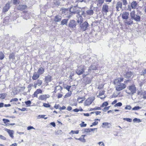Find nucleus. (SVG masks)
Segmentation results:
<instances>
[{
  "label": "nucleus",
  "mask_w": 146,
  "mask_h": 146,
  "mask_svg": "<svg viewBox=\"0 0 146 146\" xmlns=\"http://www.w3.org/2000/svg\"><path fill=\"white\" fill-rule=\"evenodd\" d=\"M35 129V128L33 126H29L27 128V129L28 130H31V129Z\"/></svg>",
  "instance_id": "obj_58"
},
{
  "label": "nucleus",
  "mask_w": 146,
  "mask_h": 146,
  "mask_svg": "<svg viewBox=\"0 0 146 146\" xmlns=\"http://www.w3.org/2000/svg\"><path fill=\"white\" fill-rule=\"evenodd\" d=\"M122 105V104L121 103L119 102L116 104L115 105L114 107H120Z\"/></svg>",
  "instance_id": "obj_39"
},
{
  "label": "nucleus",
  "mask_w": 146,
  "mask_h": 146,
  "mask_svg": "<svg viewBox=\"0 0 146 146\" xmlns=\"http://www.w3.org/2000/svg\"><path fill=\"white\" fill-rule=\"evenodd\" d=\"M131 108V106L129 105H127L125 108V109H127L128 110H130Z\"/></svg>",
  "instance_id": "obj_46"
},
{
  "label": "nucleus",
  "mask_w": 146,
  "mask_h": 146,
  "mask_svg": "<svg viewBox=\"0 0 146 146\" xmlns=\"http://www.w3.org/2000/svg\"><path fill=\"white\" fill-rule=\"evenodd\" d=\"M50 96L48 94L42 95L40 96L38 98L39 100H46V99L49 98Z\"/></svg>",
  "instance_id": "obj_9"
},
{
  "label": "nucleus",
  "mask_w": 146,
  "mask_h": 146,
  "mask_svg": "<svg viewBox=\"0 0 146 146\" xmlns=\"http://www.w3.org/2000/svg\"><path fill=\"white\" fill-rule=\"evenodd\" d=\"M109 107H106L103 109V110L105 112L109 110Z\"/></svg>",
  "instance_id": "obj_55"
},
{
  "label": "nucleus",
  "mask_w": 146,
  "mask_h": 146,
  "mask_svg": "<svg viewBox=\"0 0 146 146\" xmlns=\"http://www.w3.org/2000/svg\"><path fill=\"white\" fill-rule=\"evenodd\" d=\"M10 7V4L9 3H8L5 5V7L3 8V12H6L9 9Z\"/></svg>",
  "instance_id": "obj_11"
},
{
  "label": "nucleus",
  "mask_w": 146,
  "mask_h": 146,
  "mask_svg": "<svg viewBox=\"0 0 146 146\" xmlns=\"http://www.w3.org/2000/svg\"><path fill=\"white\" fill-rule=\"evenodd\" d=\"M108 105V103L107 102H104L102 105L101 106V107H104L105 106H107Z\"/></svg>",
  "instance_id": "obj_40"
},
{
  "label": "nucleus",
  "mask_w": 146,
  "mask_h": 146,
  "mask_svg": "<svg viewBox=\"0 0 146 146\" xmlns=\"http://www.w3.org/2000/svg\"><path fill=\"white\" fill-rule=\"evenodd\" d=\"M7 94L5 93L0 94V98L2 99H4L6 96Z\"/></svg>",
  "instance_id": "obj_27"
},
{
  "label": "nucleus",
  "mask_w": 146,
  "mask_h": 146,
  "mask_svg": "<svg viewBox=\"0 0 146 146\" xmlns=\"http://www.w3.org/2000/svg\"><path fill=\"white\" fill-rule=\"evenodd\" d=\"M70 11L73 14L77 13H79V10L78 8L77 7L72 6L70 9Z\"/></svg>",
  "instance_id": "obj_6"
},
{
  "label": "nucleus",
  "mask_w": 146,
  "mask_h": 146,
  "mask_svg": "<svg viewBox=\"0 0 146 146\" xmlns=\"http://www.w3.org/2000/svg\"><path fill=\"white\" fill-rule=\"evenodd\" d=\"M43 106L46 108H48L50 107V105L48 104L43 103Z\"/></svg>",
  "instance_id": "obj_44"
},
{
  "label": "nucleus",
  "mask_w": 146,
  "mask_h": 146,
  "mask_svg": "<svg viewBox=\"0 0 146 146\" xmlns=\"http://www.w3.org/2000/svg\"><path fill=\"white\" fill-rule=\"evenodd\" d=\"M93 100L91 98H88L84 102V105L85 106H89L92 103Z\"/></svg>",
  "instance_id": "obj_10"
},
{
  "label": "nucleus",
  "mask_w": 146,
  "mask_h": 146,
  "mask_svg": "<svg viewBox=\"0 0 146 146\" xmlns=\"http://www.w3.org/2000/svg\"><path fill=\"white\" fill-rule=\"evenodd\" d=\"M46 115H39L38 116L37 118L38 119H39L40 118H43Z\"/></svg>",
  "instance_id": "obj_45"
},
{
  "label": "nucleus",
  "mask_w": 146,
  "mask_h": 146,
  "mask_svg": "<svg viewBox=\"0 0 146 146\" xmlns=\"http://www.w3.org/2000/svg\"><path fill=\"white\" fill-rule=\"evenodd\" d=\"M141 13L140 11H138L136 14L135 11L133 10L130 13V16L131 19L137 22H139L140 21V17L139 14Z\"/></svg>",
  "instance_id": "obj_1"
},
{
  "label": "nucleus",
  "mask_w": 146,
  "mask_h": 146,
  "mask_svg": "<svg viewBox=\"0 0 146 146\" xmlns=\"http://www.w3.org/2000/svg\"><path fill=\"white\" fill-rule=\"evenodd\" d=\"M141 108L139 106H135L132 109V110H138L140 109H141Z\"/></svg>",
  "instance_id": "obj_38"
},
{
  "label": "nucleus",
  "mask_w": 146,
  "mask_h": 146,
  "mask_svg": "<svg viewBox=\"0 0 146 146\" xmlns=\"http://www.w3.org/2000/svg\"><path fill=\"white\" fill-rule=\"evenodd\" d=\"M38 94L37 93V92L35 91L33 94V97H36L37 98L38 97L37 95Z\"/></svg>",
  "instance_id": "obj_53"
},
{
  "label": "nucleus",
  "mask_w": 146,
  "mask_h": 146,
  "mask_svg": "<svg viewBox=\"0 0 146 146\" xmlns=\"http://www.w3.org/2000/svg\"><path fill=\"white\" fill-rule=\"evenodd\" d=\"M122 2L123 5L126 6L127 5V0H122Z\"/></svg>",
  "instance_id": "obj_42"
},
{
  "label": "nucleus",
  "mask_w": 146,
  "mask_h": 146,
  "mask_svg": "<svg viewBox=\"0 0 146 146\" xmlns=\"http://www.w3.org/2000/svg\"><path fill=\"white\" fill-rule=\"evenodd\" d=\"M68 19H63L61 22V25H66L68 22Z\"/></svg>",
  "instance_id": "obj_26"
},
{
  "label": "nucleus",
  "mask_w": 146,
  "mask_h": 146,
  "mask_svg": "<svg viewBox=\"0 0 146 146\" xmlns=\"http://www.w3.org/2000/svg\"><path fill=\"white\" fill-rule=\"evenodd\" d=\"M51 80V77L50 75L47 76L45 78V82H50Z\"/></svg>",
  "instance_id": "obj_23"
},
{
  "label": "nucleus",
  "mask_w": 146,
  "mask_h": 146,
  "mask_svg": "<svg viewBox=\"0 0 146 146\" xmlns=\"http://www.w3.org/2000/svg\"><path fill=\"white\" fill-rule=\"evenodd\" d=\"M67 110L68 111H70L72 110V108L70 106H68Z\"/></svg>",
  "instance_id": "obj_64"
},
{
  "label": "nucleus",
  "mask_w": 146,
  "mask_h": 146,
  "mask_svg": "<svg viewBox=\"0 0 146 146\" xmlns=\"http://www.w3.org/2000/svg\"><path fill=\"white\" fill-rule=\"evenodd\" d=\"M129 80H127L124 82V83H121L117 84V85H116L115 88L116 90L117 91H120L122 90L125 89L126 87V85L125 83H126L127 81Z\"/></svg>",
  "instance_id": "obj_3"
},
{
  "label": "nucleus",
  "mask_w": 146,
  "mask_h": 146,
  "mask_svg": "<svg viewBox=\"0 0 146 146\" xmlns=\"http://www.w3.org/2000/svg\"><path fill=\"white\" fill-rule=\"evenodd\" d=\"M141 95L142 96V97L144 99H146V91H144L141 93Z\"/></svg>",
  "instance_id": "obj_28"
},
{
  "label": "nucleus",
  "mask_w": 146,
  "mask_h": 146,
  "mask_svg": "<svg viewBox=\"0 0 146 146\" xmlns=\"http://www.w3.org/2000/svg\"><path fill=\"white\" fill-rule=\"evenodd\" d=\"M9 58L10 59H14L15 58V54L13 53L10 54L9 56Z\"/></svg>",
  "instance_id": "obj_29"
},
{
  "label": "nucleus",
  "mask_w": 146,
  "mask_h": 146,
  "mask_svg": "<svg viewBox=\"0 0 146 146\" xmlns=\"http://www.w3.org/2000/svg\"><path fill=\"white\" fill-rule=\"evenodd\" d=\"M62 133V131L61 130H58L57 132V134H61Z\"/></svg>",
  "instance_id": "obj_63"
},
{
  "label": "nucleus",
  "mask_w": 146,
  "mask_h": 146,
  "mask_svg": "<svg viewBox=\"0 0 146 146\" xmlns=\"http://www.w3.org/2000/svg\"><path fill=\"white\" fill-rule=\"evenodd\" d=\"M86 14L87 15H92L94 13V11L93 10L91 9H89L88 10L86 11Z\"/></svg>",
  "instance_id": "obj_22"
},
{
  "label": "nucleus",
  "mask_w": 146,
  "mask_h": 146,
  "mask_svg": "<svg viewBox=\"0 0 146 146\" xmlns=\"http://www.w3.org/2000/svg\"><path fill=\"white\" fill-rule=\"evenodd\" d=\"M13 2V4L15 5H17L19 4L20 2L19 0H11Z\"/></svg>",
  "instance_id": "obj_31"
},
{
  "label": "nucleus",
  "mask_w": 146,
  "mask_h": 146,
  "mask_svg": "<svg viewBox=\"0 0 146 146\" xmlns=\"http://www.w3.org/2000/svg\"><path fill=\"white\" fill-rule=\"evenodd\" d=\"M44 72V69L42 68H40L38 70V73H43Z\"/></svg>",
  "instance_id": "obj_30"
},
{
  "label": "nucleus",
  "mask_w": 146,
  "mask_h": 146,
  "mask_svg": "<svg viewBox=\"0 0 146 146\" xmlns=\"http://www.w3.org/2000/svg\"><path fill=\"white\" fill-rule=\"evenodd\" d=\"M127 94L130 95H132L135 93L136 91V88L134 85H131L128 86L127 88Z\"/></svg>",
  "instance_id": "obj_2"
},
{
  "label": "nucleus",
  "mask_w": 146,
  "mask_h": 146,
  "mask_svg": "<svg viewBox=\"0 0 146 146\" xmlns=\"http://www.w3.org/2000/svg\"><path fill=\"white\" fill-rule=\"evenodd\" d=\"M4 57V55L3 53L1 52H0V60H2L3 59Z\"/></svg>",
  "instance_id": "obj_33"
},
{
  "label": "nucleus",
  "mask_w": 146,
  "mask_h": 146,
  "mask_svg": "<svg viewBox=\"0 0 146 146\" xmlns=\"http://www.w3.org/2000/svg\"><path fill=\"white\" fill-rule=\"evenodd\" d=\"M27 7V6L25 5H21L17 6V8L18 9L21 11H22L25 9Z\"/></svg>",
  "instance_id": "obj_17"
},
{
  "label": "nucleus",
  "mask_w": 146,
  "mask_h": 146,
  "mask_svg": "<svg viewBox=\"0 0 146 146\" xmlns=\"http://www.w3.org/2000/svg\"><path fill=\"white\" fill-rule=\"evenodd\" d=\"M126 20L125 21V24L127 25H131L133 23V19H131V17L130 18L128 19V18L125 19Z\"/></svg>",
  "instance_id": "obj_14"
},
{
  "label": "nucleus",
  "mask_w": 146,
  "mask_h": 146,
  "mask_svg": "<svg viewBox=\"0 0 146 146\" xmlns=\"http://www.w3.org/2000/svg\"><path fill=\"white\" fill-rule=\"evenodd\" d=\"M89 132H90L89 129H86L84 130V133H88Z\"/></svg>",
  "instance_id": "obj_56"
},
{
  "label": "nucleus",
  "mask_w": 146,
  "mask_h": 146,
  "mask_svg": "<svg viewBox=\"0 0 146 146\" xmlns=\"http://www.w3.org/2000/svg\"><path fill=\"white\" fill-rule=\"evenodd\" d=\"M5 131H7L9 135V136L12 138H13L14 136L13 135L14 131L13 130L6 129Z\"/></svg>",
  "instance_id": "obj_15"
},
{
  "label": "nucleus",
  "mask_w": 146,
  "mask_h": 146,
  "mask_svg": "<svg viewBox=\"0 0 146 146\" xmlns=\"http://www.w3.org/2000/svg\"><path fill=\"white\" fill-rule=\"evenodd\" d=\"M131 74H125L124 76L126 78H129L131 76Z\"/></svg>",
  "instance_id": "obj_34"
},
{
  "label": "nucleus",
  "mask_w": 146,
  "mask_h": 146,
  "mask_svg": "<svg viewBox=\"0 0 146 146\" xmlns=\"http://www.w3.org/2000/svg\"><path fill=\"white\" fill-rule=\"evenodd\" d=\"M18 100V99L17 98H13V99H12L10 100V102H13V101L17 102Z\"/></svg>",
  "instance_id": "obj_54"
},
{
  "label": "nucleus",
  "mask_w": 146,
  "mask_h": 146,
  "mask_svg": "<svg viewBox=\"0 0 146 146\" xmlns=\"http://www.w3.org/2000/svg\"><path fill=\"white\" fill-rule=\"evenodd\" d=\"M38 86H40L42 83V81L41 80H38L37 81V82L36 83Z\"/></svg>",
  "instance_id": "obj_37"
},
{
  "label": "nucleus",
  "mask_w": 146,
  "mask_h": 146,
  "mask_svg": "<svg viewBox=\"0 0 146 146\" xmlns=\"http://www.w3.org/2000/svg\"><path fill=\"white\" fill-rule=\"evenodd\" d=\"M123 78H118L115 79L114 82L115 84L117 85L118 83H121V82L123 81Z\"/></svg>",
  "instance_id": "obj_12"
},
{
  "label": "nucleus",
  "mask_w": 146,
  "mask_h": 146,
  "mask_svg": "<svg viewBox=\"0 0 146 146\" xmlns=\"http://www.w3.org/2000/svg\"><path fill=\"white\" fill-rule=\"evenodd\" d=\"M61 17L59 15H56L54 17V21L57 22L60 21L61 20Z\"/></svg>",
  "instance_id": "obj_20"
},
{
  "label": "nucleus",
  "mask_w": 146,
  "mask_h": 146,
  "mask_svg": "<svg viewBox=\"0 0 146 146\" xmlns=\"http://www.w3.org/2000/svg\"><path fill=\"white\" fill-rule=\"evenodd\" d=\"M96 67L95 65H92L90 66L89 69H88V72H94L93 70H96Z\"/></svg>",
  "instance_id": "obj_16"
},
{
  "label": "nucleus",
  "mask_w": 146,
  "mask_h": 146,
  "mask_svg": "<svg viewBox=\"0 0 146 146\" xmlns=\"http://www.w3.org/2000/svg\"><path fill=\"white\" fill-rule=\"evenodd\" d=\"M76 25V23L73 20H70L68 24V26L70 28H75Z\"/></svg>",
  "instance_id": "obj_7"
},
{
  "label": "nucleus",
  "mask_w": 146,
  "mask_h": 146,
  "mask_svg": "<svg viewBox=\"0 0 146 146\" xmlns=\"http://www.w3.org/2000/svg\"><path fill=\"white\" fill-rule=\"evenodd\" d=\"M0 139L3 140L6 139V138L5 137L1 135H0Z\"/></svg>",
  "instance_id": "obj_57"
},
{
  "label": "nucleus",
  "mask_w": 146,
  "mask_h": 146,
  "mask_svg": "<svg viewBox=\"0 0 146 146\" xmlns=\"http://www.w3.org/2000/svg\"><path fill=\"white\" fill-rule=\"evenodd\" d=\"M84 71L83 67H79L76 71V73H83Z\"/></svg>",
  "instance_id": "obj_19"
},
{
  "label": "nucleus",
  "mask_w": 146,
  "mask_h": 146,
  "mask_svg": "<svg viewBox=\"0 0 146 146\" xmlns=\"http://www.w3.org/2000/svg\"><path fill=\"white\" fill-rule=\"evenodd\" d=\"M75 139L76 140H79L82 142L84 143L86 142V140L84 138H75Z\"/></svg>",
  "instance_id": "obj_32"
},
{
  "label": "nucleus",
  "mask_w": 146,
  "mask_h": 146,
  "mask_svg": "<svg viewBox=\"0 0 146 146\" xmlns=\"http://www.w3.org/2000/svg\"><path fill=\"white\" fill-rule=\"evenodd\" d=\"M109 7L108 5L106 3L104 4L103 5L102 12L104 14L106 15L107 13L109 11Z\"/></svg>",
  "instance_id": "obj_4"
},
{
  "label": "nucleus",
  "mask_w": 146,
  "mask_h": 146,
  "mask_svg": "<svg viewBox=\"0 0 146 146\" xmlns=\"http://www.w3.org/2000/svg\"><path fill=\"white\" fill-rule=\"evenodd\" d=\"M84 122H82V123L80 124V125L81 126V127H86V124H84Z\"/></svg>",
  "instance_id": "obj_50"
},
{
  "label": "nucleus",
  "mask_w": 146,
  "mask_h": 146,
  "mask_svg": "<svg viewBox=\"0 0 146 146\" xmlns=\"http://www.w3.org/2000/svg\"><path fill=\"white\" fill-rule=\"evenodd\" d=\"M3 121H4V122L5 124L10 122V121L9 120L5 119H3Z\"/></svg>",
  "instance_id": "obj_47"
},
{
  "label": "nucleus",
  "mask_w": 146,
  "mask_h": 146,
  "mask_svg": "<svg viewBox=\"0 0 146 146\" xmlns=\"http://www.w3.org/2000/svg\"><path fill=\"white\" fill-rule=\"evenodd\" d=\"M79 133V131L78 130L77 131H73L72 130L69 133V134H70L71 133H72V134H78Z\"/></svg>",
  "instance_id": "obj_36"
},
{
  "label": "nucleus",
  "mask_w": 146,
  "mask_h": 146,
  "mask_svg": "<svg viewBox=\"0 0 146 146\" xmlns=\"http://www.w3.org/2000/svg\"><path fill=\"white\" fill-rule=\"evenodd\" d=\"M71 87V86H67L65 88L69 91Z\"/></svg>",
  "instance_id": "obj_61"
},
{
  "label": "nucleus",
  "mask_w": 146,
  "mask_h": 146,
  "mask_svg": "<svg viewBox=\"0 0 146 146\" xmlns=\"http://www.w3.org/2000/svg\"><path fill=\"white\" fill-rule=\"evenodd\" d=\"M129 15V13L126 12H123L122 14V18L123 19H127L128 18Z\"/></svg>",
  "instance_id": "obj_13"
},
{
  "label": "nucleus",
  "mask_w": 146,
  "mask_h": 146,
  "mask_svg": "<svg viewBox=\"0 0 146 146\" xmlns=\"http://www.w3.org/2000/svg\"><path fill=\"white\" fill-rule=\"evenodd\" d=\"M133 121L134 122H137L138 123H139L141 121L140 120V119H138L136 118H135L134 119H133Z\"/></svg>",
  "instance_id": "obj_35"
},
{
  "label": "nucleus",
  "mask_w": 146,
  "mask_h": 146,
  "mask_svg": "<svg viewBox=\"0 0 146 146\" xmlns=\"http://www.w3.org/2000/svg\"><path fill=\"white\" fill-rule=\"evenodd\" d=\"M104 91H100L99 94V96H102L104 95Z\"/></svg>",
  "instance_id": "obj_48"
},
{
  "label": "nucleus",
  "mask_w": 146,
  "mask_h": 146,
  "mask_svg": "<svg viewBox=\"0 0 146 146\" xmlns=\"http://www.w3.org/2000/svg\"><path fill=\"white\" fill-rule=\"evenodd\" d=\"M122 3L120 1L118 2L115 5L116 10L119 11L122 9Z\"/></svg>",
  "instance_id": "obj_8"
},
{
  "label": "nucleus",
  "mask_w": 146,
  "mask_h": 146,
  "mask_svg": "<svg viewBox=\"0 0 146 146\" xmlns=\"http://www.w3.org/2000/svg\"><path fill=\"white\" fill-rule=\"evenodd\" d=\"M36 92H37V93L38 94H41L42 93V90L41 89H37L36 90Z\"/></svg>",
  "instance_id": "obj_49"
},
{
  "label": "nucleus",
  "mask_w": 146,
  "mask_h": 146,
  "mask_svg": "<svg viewBox=\"0 0 146 146\" xmlns=\"http://www.w3.org/2000/svg\"><path fill=\"white\" fill-rule=\"evenodd\" d=\"M98 144L100 145L101 146H104L105 145L103 142L101 141L99 142L98 143Z\"/></svg>",
  "instance_id": "obj_52"
},
{
  "label": "nucleus",
  "mask_w": 146,
  "mask_h": 146,
  "mask_svg": "<svg viewBox=\"0 0 146 146\" xmlns=\"http://www.w3.org/2000/svg\"><path fill=\"white\" fill-rule=\"evenodd\" d=\"M83 20V18L80 15H78V19L77 20V22L78 23L80 24L82 23V21Z\"/></svg>",
  "instance_id": "obj_21"
},
{
  "label": "nucleus",
  "mask_w": 146,
  "mask_h": 146,
  "mask_svg": "<svg viewBox=\"0 0 146 146\" xmlns=\"http://www.w3.org/2000/svg\"><path fill=\"white\" fill-rule=\"evenodd\" d=\"M25 103L26 105H29L31 104V102L30 100H28L25 102Z\"/></svg>",
  "instance_id": "obj_51"
},
{
  "label": "nucleus",
  "mask_w": 146,
  "mask_h": 146,
  "mask_svg": "<svg viewBox=\"0 0 146 146\" xmlns=\"http://www.w3.org/2000/svg\"><path fill=\"white\" fill-rule=\"evenodd\" d=\"M104 0H98V3L100 4H102L104 3Z\"/></svg>",
  "instance_id": "obj_60"
},
{
  "label": "nucleus",
  "mask_w": 146,
  "mask_h": 146,
  "mask_svg": "<svg viewBox=\"0 0 146 146\" xmlns=\"http://www.w3.org/2000/svg\"><path fill=\"white\" fill-rule=\"evenodd\" d=\"M39 76V74H34L32 77V79L34 80H36Z\"/></svg>",
  "instance_id": "obj_24"
},
{
  "label": "nucleus",
  "mask_w": 146,
  "mask_h": 146,
  "mask_svg": "<svg viewBox=\"0 0 146 146\" xmlns=\"http://www.w3.org/2000/svg\"><path fill=\"white\" fill-rule=\"evenodd\" d=\"M94 110H101V108L100 107L96 106L94 108Z\"/></svg>",
  "instance_id": "obj_62"
},
{
  "label": "nucleus",
  "mask_w": 146,
  "mask_h": 146,
  "mask_svg": "<svg viewBox=\"0 0 146 146\" xmlns=\"http://www.w3.org/2000/svg\"><path fill=\"white\" fill-rule=\"evenodd\" d=\"M80 26L81 29L83 31H85L88 27V24L87 22L85 21L83 23L80 24Z\"/></svg>",
  "instance_id": "obj_5"
},
{
  "label": "nucleus",
  "mask_w": 146,
  "mask_h": 146,
  "mask_svg": "<svg viewBox=\"0 0 146 146\" xmlns=\"http://www.w3.org/2000/svg\"><path fill=\"white\" fill-rule=\"evenodd\" d=\"M137 3L135 1H133L131 3V5L133 9H135L137 6Z\"/></svg>",
  "instance_id": "obj_18"
},
{
  "label": "nucleus",
  "mask_w": 146,
  "mask_h": 146,
  "mask_svg": "<svg viewBox=\"0 0 146 146\" xmlns=\"http://www.w3.org/2000/svg\"><path fill=\"white\" fill-rule=\"evenodd\" d=\"M91 79L90 78H88L86 81V84H89L90 83H91Z\"/></svg>",
  "instance_id": "obj_41"
},
{
  "label": "nucleus",
  "mask_w": 146,
  "mask_h": 146,
  "mask_svg": "<svg viewBox=\"0 0 146 146\" xmlns=\"http://www.w3.org/2000/svg\"><path fill=\"white\" fill-rule=\"evenodd\" d=\"M62 88L61 86H57L55 89L54 92L56 93L58 90H59L60 91L62 90Z\"/></svg>",
  "instance_id": "obj_25"
},
{
  "label": "nucleus",
  "mask_w": 146,
  "mask_h": 146,
  "mask_svg": "<svg viewBox=\"0 0 146 146\" xmlns=\"http://www.w3.org/2000/svg\"><path fill=\"white\" fill-rule=\"evenodd\" d=\"M123 119L129 122H131L132 121V119L129 118H123Z\"/></svg>",
  "instance_id": "obj_43"
},
{
  "label": "nucleus",
  "mask_w": 146,
  "mask_h": 146,
  "mask_svg": "<svg viewBox=\"0 0 146 146\" xmlns=\"http://www.w3.org/2000/svg\"><path fill=\"white\" fill-rule=\"evenodd\" d=\"M109 124L110 123H108L105 122L103 123L102 125L105 126H108Z\"/></svg>",
  "instance_id": "obj_59"
}]
</instances>
